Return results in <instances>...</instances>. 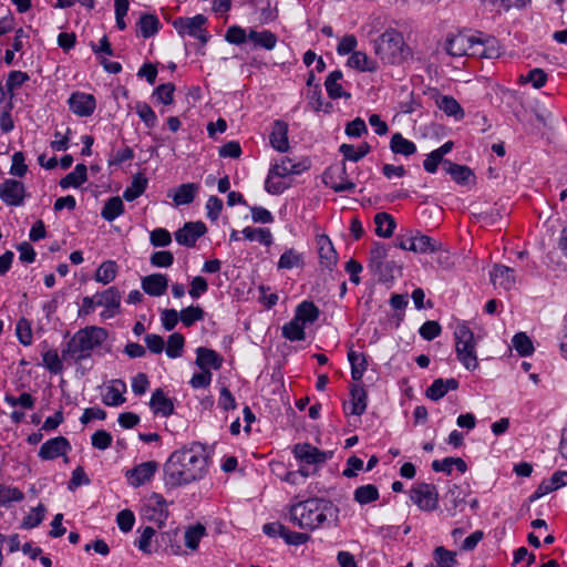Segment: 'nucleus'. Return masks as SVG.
<instances>
[{"label": "nucleus", "mask_w": 567, "mask_h": 567, "mask_svg": "<svg viewBox=\"0 0 567 567\" xmlns=\"http://www.w3.org/2000/svg\"><path fill=\"white\" fill-rule=\"evenodd\" d=\"M71 449V444L66 437H52L41 445L39 450V457L43 461H51L61 456L66 457ZM65 461H68V458H65Z\"/></svg>", "instance_id": "dca6fc26"}, {"label": "nucleus", "mask_w": 567, "mask_h": 567, "mask_svg": "<svg viewBox=\"0 0 567 567\" xmlns=\"http://www.w3.org/2000/svg\"><path fill=\"white\" fill-rule=\"evenodd\" d=\"M512 343L514 349L523 357L530 355L534 352V346L528 336L523 332L516 333Z\"/></svg>", "instance_id": "e2e57ef3"}, {"label": "nucleus", "mask_w": 567, "mask_h": 567, "mask_svg": "<svg viewBox=\"0 0 567 567\" xmlns=\"http://www.w3.org/2000/svg\"><path fill=\"white\" fill-rule=\"evenodd\" d=\"M305 265V256L295 248L286 249L279 257L277 262L278 270H292L302 268Z\"/></svg>", "instance_id": "2f4dec72"}, {"label": "nucleus", "mask_w": 567, "mask_h": 567, "mask_svg": "<svg viewBox=\"0 0 567 567\" xmlns=\"http://www.w3.org/2000/svg\"><path fill=\"white\" fill-rule=\"evenodd\" d=\"M206 536V528L202 524L188 526L184 533V543L190 550H196L200 540Z\"/></svg>", "instance_id": "de8ad7c7"}, {"label": "nucleus", "mask_w": 567, "mask_h": 567, "mask_svg": "<svg viewBox=\"0 0 567 567\" xmlns=\"http://www.w3.org/2000/svg\"><path fill=\"white\" fill-rule=\"evenodd\" d=\"M316 245L321 267L332 270L338 262V254L331 239L324 234H319L316 236Z\"/></svg>", "instance_id": "a211bd4d"}, {"label": "nucleus", "mask_w": 567, "mask_h": 567, "mask_svg": "<svg viewBox=\"0 0 567 567\" xmlns=\"http://www.w3.org/2000/svg\"><path fill=\"white\" fill-rule=\"evenodd\" d=\"M241 234L245 239L257 241L266 247H269L274 241L272 234L267 228H252L248 226L241 230Z\"/></svg>", "instance_id": "09e8293b"}, {"label": "nucleus", "mask_w": 567, "mask_h": 567, "mask_svg": "<svg viewBox=\"0 0 567 567\" xmlns=\"http://www.w3.org/2000/svg\"><path fill=\"white\" fill-rule=\"evenodd\" d=\"M388 257V248L384 244L374 243L369 252L368 259V268L377 276H379L380 280L385 281L386 275L385 270H388L389 265L385 264V259Z\"/></svg>", "instance_id": "f3484780"}, {"label": "nucleus", "mask_w": 567, "mask_h": 567, "mask_svg": "<svg viewBox=\"0 0 567 567\" xmlns=\"http://www.w3.org/2000/svg\"><path fill=\"white\" fill-rule=\"evenodd\" d=\"M530 0H487V3L492 7V10L501 14L508 12L511 9H523Z\"/></svg>", "instance_id": "bf43d9fd"}, {"label": "nucleus", "mask_w": 567, "mask_h": 567, "mask_svg": "<svg viewBox=\"0 0 567 567\" xmlns=\"http://www.w3.org/2000/svg\"><path fill=\"white\" fill-rule=\"evenodd\" d=\"M161 28V21L155 14L144 13L137 22V32L143 38L154 37Z\"/></svg>", "instance_id": "f704fd0d"}, {"label": "nucleus", "mask_w": 567, "mask_h": 567, "mask_svg": "<svg viewBox=\"0 0 567 567\" xmlns=\"http://www.w3.org/2000/svg\"><path fill=\"white\" fill-rule=\"evenodd\" d=\"M42 364L52 374H59L63 371L62 360L55 349H48L42 352Z\"/></svg>", "instance_id": "6e6d98bb"}, {"label": "nucleus", "mask_w": 567, "mask_h": 567, "mask_svg": "<svg viewBox=\"0 0 567 567\" xmlns=\"http://www.w3.org/2000/svg\"><path fill=\"white\" fill-rule=\"evenodd\" d=\"M380 497L379 489L373 484H365L357 487L353 492V499L360 505H367L378 501Z\"/></svg>", "instance_id": "8fccbe9b"}, {"label": "nucleus", "mask_w": 567, "mask_h": 567, "mask_svg": "<svg viewBox=\"0 0 567 567\" xmlns=\"http://www.w3.org/2000/svg\"><path fill=\"white\" fill-rule=\"evenodd\" d=\"M24 499V493L13 485L0 483V507L9 508Z\"/></svg>", "instance_id": "a19ab883"}, {"label": "nucleus", "mask_w": 567, "mask_h": 567, "mask_svg": "<svg viewBox=\"0 0 567 567\" xmlns=\"http://www.w3.org/2000/svg\"><path fill=\"white\" fill-rule=\"evenodd\" d=\"M375 234L381 238H389L395 229V220L392 215L381 212L374 216Z\"/></svg>", "instance_id": "58836bf2"}, {"label": "nucleus", "mask_w": 567, "mask_h": 567, "mask_svg": "<svg viewBox=\"0 0 567 567\" xmlns=\"http://www.w3.org/2000/svg\"><path fill=\"white\" fill-rule=\"evenodd\" d=\"M107 338L104 328L91 326L79 330L68 342L66 349L62 351L64 359L70 358L74 361L85 359L91 352L100 347Z\"/></svg>", "instance_id": "39448f33"}, {"label": "nucleus", "mask_w": 567, "mask_h": 567, "mask_svg": "<svg viewBox=\"0 0 567 567\" xmlns=\"http://www.w3.org/2000/svg\"><path fill=\"white\" fill-rule=\"evenodd\" d=\"M348 360L351 365V377L354 381H360L367 370V359L364 353L350 349Z\"/></svg>", "instance_id": "c03bdc74"}, {"label": "nucleus", "mask_w": 567, "mask_h": 567, "mask_svg": "<svg viewBox=\"0 0 567 567\" xmlns=\"http://www.w3.org/2000/svg\"><path fill=\"white\" fill-rule=\"evenodd\" d=\"M0 198L8 206H21L25 198V187L17 179H6L0 184Z\"/></svg>", "instance_id": "2eb2a0df"}, {"label": "nucleus", "mask_w": 567, "mask_h": 567, "mask_svg": "<svg viewBox=\"0 0 567 567\" xmlns=\"http://www.w3.org/2000/svg\"><path fill=\"white\" fill-rule=\"evenodd\" d=\"M156 532L153 527L146 526L140 530V536L135 539V546L144 554L151 555L154 551L153 538Z\"/></svg>", "instance_id": "864d4df0"}, {"label": "nucleus", "mask_w": 567, "mask_h": 567, "mask_svg": "<svg viewBox=\"0 0 567 567\" xmlns=\"http://www.w3.org/2000/svg\"><path fill=\"white\" fill-rule=\"evenodd\" d=\"M207 23V18L203 14H196L190 18L178 17L172 21L173 28L181 37H192L206 43L208 40L207 31L204 25Z\"/></svg>", "instance_id": "0eeeda50"}, {"label": "nucleus", "mask_w": 567, "mask_h": 567, "mask_svg": "<svg viewBox=\"0 0 567 567\" xmlns=\"http://www.w3.org/2000/svg\"><path fill=\"white\" fill-rule=\"evenodd\" d=\"M491 281L496 289L508 291L516 285L515 271L504 265H496L491 271Z\"/></svg>", "instance_id": "5701e85b"}, {"label": "nucleus", "mask_w": 567, "mask_h": 567, "mask_svg": "<svg viewBox=\"0 0 567 567\" xmlns=\"http://www.w3.org/2000/svg\"><path fill=\"white\" fill-rule=\"evenodd\" d=\"M135 112L147 128H153L157 124V116L152 107L145 102L135 104Z\"/></svg>", "instance_id": "680f3d73"}, {"label": "nucleus", "mask_w": 567, "mask_h": 567, "mask_svg": "<svg viewBox=\"0 0 567 567\" xmlns=\"http://www.w3.org/2000/svg\"><path fill=\"white\" fill-rule=\"evenodd\" d=\"M327 177L331 179L327 182V184H329L334 192H352L355 188V184L347 177L344 165L342 167L330 168L327 173Z\"/></svg>", "instance_id": "bb28decb"}, {"label": "nucleus", "mask_w": 567, "mask_h": 567, "mask_svg": "<svg viewBox=\"0 0 567 567\" xmlns=\"http://www.w3.org/2000/svg\"><path fill=\"white\" fill-rule=\"evenodd\" d=\"M205 233L206 226L204 223H186L175 233V240L182 246L194 247L198 238Z\"/></svg>", "instance_id": "6ab92c4d"}, {"label": "nucleus", "mask_w": 567, "mask_h": 567, "mask_svg": "<svg viewBox=\"0 0 567 567\" xmlns=\"http://www.w3.org/2000/svg\"><path fill=\"white\" fill-rule=\"evenodd\" d=\"M444 51L453 58L474 56L480 59H495L501 55L498 40L482 32L449 33L443 44Z\"/></svg>", "instance_id": "f03ea898"}, {"label": "nucleus", "mask_w": 567, "mask_h": 567, "mask_svg": "<svg viewBox=\"0 0 567 567\" xmlns=\"http://www.w3.org/2000/svg\"><path fill=\"white\" fill-rule=\"evenodd\" d=\"M143 514L146 519L163 525L168 517L166 499L161 494L153 493L144 503Z\"/></svg>", "instance_id": "f8f14e48"}, {"label": "nucleus", "mask_w": 567, "mask_h": 567, "mask_svg": "<svg viewBox=\"0 0 567 567\" xmlns=\"http://www.w3.org/2000/svg\"><path fill=\"white\" fill-rule=\"evenodd\" d=\"M339 151L343 155L344 159L350 162H359L370 152V146L368 143H361L358 146L351 144H341Z\"/></svg>", "instance_id": "3c124183"}, {"label": "nucleus", "mask_w": 567, "mask_h": 567, "mask_svg": "<svg viewBox=\"0 0 567 567\" xmlns=\"http://www.w3.org/2000/svg\"><path fill=\"white\" fill-rule=\"evenodd\" d=\"M248 39L255 47L262 48L268 51L274 50L278 42L277 35L269 30L257 31L255 29H250L248 32Z\"/></svg>", "instance_id": "473e14b6"}, {"label": "nucleus", "mask_w": 567, "mask_h": 567, "mask_svg": "<svg viewBox=\"0 0 567 567\" xmlns=\"http://www.w3.org/2000/svg\"><path fill=\"white\" fill-rule=\"evenodd\" d=\"M175 86L172 83H166L157 86L153 93L156 102L163 105H169L174 101Z\"/></svg>", "instance_id": "774afa93"}, {"label": "nucleus", "mask_w": 567, "mask_h": 567, "mask_svg": "<svg viewBox=\"0 0 567 567\" xmlns=\"http://www.w3.org/2000/svg\"><path fill=\"white\" fill-rule=\"evenodd\" d=\"M158 468L159 465L156 461H146L126 470L124 476L131 487L137 488L150 483Z\"/></svg>", "instance_id": "9d476101"}, {"label": "nucleus", "mask_w": 567, "mask_h": 567, "mask_svg": "<svg viewBox=\"0 0 567 567\" xmlns=\"http://www.w3.org/2000/svg\"><path fill=\"white\" fill-rule=\"evenodd\" d=\"M45 513L47 508L43 504H39L38 506L31 508L23 518L21 527L24 529H32L38 527L43 522Z\"/></svg>", "instance_id": "4d7b16f0"}, {"label": "nucleus", "mask_w": 567, "mask_h": 567, "mask_svg": "<svg viewBox=\"0 0 567 567\" xmlns=\"http://www.w3.org/2000/svg\"><path fill=\"white\" fill-rule=\"evenodd\" d=\"M343 74L340 70L332 71L324 81V87L330 99H350L351 94L342 86Z\"/></svg>", "instance_id": "cd10ccee"}, {"label": "nucleus", "mask_w": 567, "mask_h": 567, "mask_svg": "<svg viewBox=\"0 0 567 567\" xmlns=\"http://www.w3.org/2000/svg\"><path fill=\"white\" fill-rule=\"evenodd\" d=\"M306 326L297 320L295 317L285 323L281 328V334L285 339L295 342L306 339Z\"/></svg>", "instance_id": "a18cd8bd"}, {"label": "nucleus", "mask_w": 567, "mask_h": 567, "mask_svg": "<svg viewBox=\"0 0 567 567\" xmlns=\"http://www.w3.org/2000/svg\"><path fill=\"white\" fill-rule=\"evenodd\" d=\"M292 454L301 468L309 465H321L330 458L331 454L319 450L309 443H298L292 449Z\"/></svg>", "instance_id": "1a4fd4ad"}, {"label": "nucleus", "mask_w": 567, "mask_h": 567, "mask_svg": "<svg viewBox=\"0 0 567 567\" xmlns=\"http://www.w3.org/2000/svg\"><path fill=\"white\" fill-rule=\"evenodd\" d=\"M436 105L447 116H452L456 121H460L465 116L464 110L453 96L442 95L437 97Z\"/></svg>", "instance_id": "ea45409f"}, {"label": "nucleus", "mask_w": 567, "mask_h": 567, "mask_svg": "<svg viewBox=\"0 0 567 567\" xmlns=\"http://www.w3.org/2000/svg\"><path fill=\"white\" fill-rule=\"evenodd\" d=\"M185 338L179 332H174L168 337L165 349L166 355L171 359H177L183 355Z\"/></svg>", "instance_id": "13d9d810"}, {"label": "nucleus", "mask_w": 567, "mask_h": 567, "mask_svg": "<svg viewBox=\"0 0 567 567\" xmlns=\"http://www.w3.org/2000/svg\"><path fill=\"white\" fill-rule=\"evenodd\" d=\"M338 513L331 501L313 497L290 505L289 520L301 529L315 530L337 520Z\"/></svg>", "instance_id": "7ed1b4c3"}, {"label": "nucleus", "mask_w": 567, "mask_h": 567, "mask_svg": "<svg viewBox=\"0 0 567 567\" xmlns=\"http://www.w3.org/2000/svg\"><path fill=\"white\" fill-rule=\"evenodd\" d=\"M168 288V278L164 274H152L142 279V289L152 297L163 296Z\"/></svg>", "instance_id": "a878e982"}, {"label": "nucleus", "mask_w": 567, "mask_h": 567, "mask_svg": "<svg viewBox=\"0 0 567 567\" xmlns=\"http://www.w3.org/2000/svg\"><path fill=\"white\" fill-rule=\"evenodd\" d=\"M29 75L22 71H11L6 80L4 86H0V92L9 95L10 101L14 96V92L20 89L27 81Z\"/></svg>", "instance_id": "79ce46f5"}, {"label": "nucleus", "mask_w": 567, "mask_h": 567, "mask_svg": "<svg viewBox=\"0 0 567 567\" xmlns=\"http://www.w3.org/2000/svg\"><path fill=\"white\" fill-rule=\"evenodd\" d=\"M148 184L147 178L142 174L133 176L131 184L123 192V198L127 202H133L138 198L146 189Z\"/></svg>", "instance_id": "49530a36"}, {"label": "nucleus", "mask_w": 567, "mask_h": 567, "mask_svg": "<svg viewBox=\"0 0 567 567\" xmlns=\"http://www.w3.org/2000/svg\"><path fill=\"white\" fill-rule=\"evenodd\" d=\"M446 172L451 175L453 181H455L458 185L462 186L470 185L475 181L474 173L470 167L465 165L449 162Z\"/></svg>", "instance_id": "c9c22d12"}, {"label": "nucleus", "mask_w": 567, "mask_h": 567, "mask_svg": "<svg viewBox=\"0 0 567 567\" xmlns=\"http://www.w3.org/2000/svg\"><path fill=\"white\" fill-rule=\"evenodd\" d=\"M68 105L74 115L79 117H89L96 109V100L92 94L76 91L68 99Z\"/></svg>", "instance_id": "4468645a"}, {"label": "nucleus", "mask_w": 567, "mask_h": 567, "mask_svg": "<svg viewBox=\"0 0 567 567\" xmlns=\"http://www.w3.org/2000/svg\"><path fill=\"white\" fill-rule=\"evenodd\" d=\"M306 169V165L297 163L289 157H281L270 165L269 171L278 176L299 175Z\"/></svg>", "instance_id": "c756f323"}, {"label": "nucleus", "mask_w": 567, "mask_h": 567, "mask_svg": "<svg viewBox=\"0 0 567 567\" xmlns=\"http://www.w3.org/2000/svg\"><path fill=\"white\" fill-rule=\"evenodd\" d=\"M358 39L354 34H346L339 39L336 48L337 54L340 56L351 55L358 48Z\"/></svg>", "instance_id": "69168bd1"}, {"label": "nucleus", "mask_w": 567, "mask_h": 567, "mask_svg": "<svg viewBox=\"0 0 567 567\" xmlns=\"http://www.w3.org/2000/svg\"><path fill=\"white\" fill-rule=\"evenodd\" d=\"M204 310L198 306H189L179 312V319L185 327H190L204 318Z\"/></svg>", "instance_id": "0e129e2a"}, {"label": "nucleus", "mask_w": 567, "mask_h": 567, "mask_svg": "<svg viewBox=\"0 0 567 567\" xmlns=\"http://www.w3.org/2000/svg\"><path fill=\"white\" fill-rule=\"evenodd\" d=\"M87 179V168L84 164H78L72 172L65 175L60 181V186L63 189L78 188L82 186Z\"/></svg>", "instance_id": "72a5a7b5"}, {"label": "nucleus", "mask_w": 567, "mask_h": 567, "mask_svg": "<svg viewBox=\"0 0 567 567\" xmlns=\"http://www.w3.org/2000/svg\"><path fill=\"white\" fill-rule=\"evenodd\" d=\"M16 336L22 346H31L33 342L31 321L24 317L20 318L16 323Z\"/></svg>", "instance_id": "5fc2aeb1"}, {"label": "nucleus", "mask_w": 567, "mask_h": 567, "mask_svg": "<svg viewBox=\"0 0 567 567\" xmlns=\"http://www.w3.org/2000/svg\"><path fill=\"white\" fill-rule=\"evenodd\" d=\"M123 212H124L123 200L118 196H115V197H111L110 199H107V202L104 204V207L101 212V216L107 221H113L118 216H121L123 214Z\"/></svg>", "instance_id": "603ef678"}, {"label": "nucleus", "mask_w": 567, "mask_h": 567, "mask_svg": "<svg viewBox=\"0 0 567 567\" xmlns=\"http://www.w3.org/2000/svg\"><path fill=\"white\" fill-rule=\"evenodd\" d=\"M121 292L116 287H109L107 289L96 292V308L102 307L103 310L101 312L102 319H111L114 318L121 309Z\"/></svg>", "instance_id": "9b49d317"}, {"label": "nucleus", "mask_w": 567, "mask_h": 567, "mask_svg": "<svg viewBox=\"0 0 567 567\" xmlns=\"http://www.w3.org/2000/svg\"><path fill=\"white\" fill-rule=\"evenodd\" d=\"M319 313L318 307L312 301H302L297 306L293 317L307 326L317 321Z\"/></svg>", "instance_id": "e433bc0d"}, {"label": "nucleus", "mask_w": 567, "mask_h": 567, "mask_svg": "<svg viewBox=\"0 0 567 567\" xmlns=\"http://www.w3.org/2000/svg\"><path fill=\"white\" fill-rule=\"evenodd\" d=\"M350 400L343 404L344 413L360 416L367 409V392L362 386H353L350 392Z\"/></svg>", "instance_id": "393cba45"}, {"label": "nucleus", "mask_w": 567, "mask_h": 567, "mask_svg": "<svg viewBox=\"0 0 567 567\" xmlns=\"http://www.w3.org/2000/svg\"><path fill=\"white\" fill-rule=\"evenodd\" d=\"M126 390V383L123 380H111L104 386V390L102 392V402L107 406L122 405L126 401L124 396Z\"/></svg>", "instance_id": "aec40b11"}, {"label": "nucleus", "mask_w": 567, "mask_h": 567, "mask_svg": "<svg viewBox=\"0 0 567 567\" xmlns=\"http://www.w3.org/2000/svg\"><path fill=\"white\" fill-rule=\"evenodd\" d=\"M198 190V184L185 183L175 188L169 196L172 197L175 206H184L193 203Z\"/></svg>", "instance_id": "7c9ffc66"}, {"label": "nucleus", "mask_w": 567, "mask_h": 567, "mask_svg": "<svg viewBox=\"0 0 567 567\" xmlns=\"http://www.w3.org/2000/svg\"><path fill=\"white\" fill-rule=\"evenodd\" d=\"M223 362L224 359L217 351L205 347H199L196 349L195 364L200 370H219L223 367Z\"/></svg>", "instance_id": "b1692460"}, {"label": "nucleus", "mask_w": 567, "mask_h": 567, "mask_svg": "<svg viewBox=\"0 0 567 567\" xmlns=\"http://www.w3.org/2000/svg\"><path fill=\"white\" fill-rule=\"evenodd\" d=\"M346 66L359 72H374L378 70L377 62L364 51L355 50L347 60Z\"/></svg>", "instance_id": "c85d7f7f"}, {"label": "nucleus", "mask_w": 567, "mask_h": 567, "mask_svg": "<svg viewBox=\"0 0 567 567\" xmlns=\"http://www.w3.org/2000/svg\"><path fill=\"white\" fill-rule=\"evenodd\" d=\"M284 178L285 177L278 176L269 171L265 181V190L270 195L282 194L288 188V184Z\"/></svg>", "instance_id": "052dcab7"}, {"label": "nucleus", "mask_w": 567, "mask_h": 567, "mask_svg": "<svg viewBox=\"0 0 567 567\" xmlns=\"http://www.w3.org/2000/svg\"><path fill=\"white\" fill-rule=\"evenodd\" d=\"M209 455L205 445L192 442L175 450L163 468L165 486L177 488L203 480L209 470Z\"/></svg>", "instance_id": "f257e3e1"}, {"label": "nucleus", "mask_w": 567, "mask_h": 567, "mask_svg": "<svg viewBox=\"0 0 567 567\" xmlns=\"http://www.w3.org/2000/svg\"><path fill=\"white\" fill-rule=\"evenodd\" d=\"M288 124L285 121L276 120L269 133L271 147L279 153H287L290 148L288 138Z\"/></svg>", "instance_id": "412c9836"}, {"label": "nucleus", "mask_w": 567, "mask_h": 567, "mask_svg": "<svg viewBox=\"0 0 567 567\" xmlns=\"http://www.w3.org/2000/svg\"><path fill=\"white\" fill-rule=\"evenodd\" d=\"M399 247L416 254H431L439 249L440 244L430 236L416 233L415 235L403 237L399 243Z\"/></svg>", "instance_id": "ddd939ff"}, {"label": "nucleus", "mask_w": 567, "mask_h": 567, "mask_svg": "<svg viewBox=\"0 0 567 567\" xmlns=\"http://www.w3.org/2000/svg\"><path fill=\"white\" fill-rule=\"evenodd\" d=\"M453 336L457 360L467 371H475L478 368L477 343L467 322L457 321L454 327Z\"/></svg>", "instance_id": "423d86ee"}, {"label": "nucleus", "mask_w": 567, "mask_h": 567, "mask_svg": "<svg viewBox=\"0 0 567 567\" xmlns=\"http://www.w3.org/2000/svg\"><path fill=\"white\" fill-rule=\"evenodd\" d=\"M375 55L384 63L399 65L411 56V50L403 34L390 28L373 41Z\"/></svg>", "instance_id": "20e7f679"}, {"label": "nucleus", "mask_w": 567, "mask_h": 567, "mask_svg": "<svg viewBox=\"0 0 567 567\" xmlns=\"http://www.w3.org/2000/svg\"><path fill=\"white\" fill-rule=\"evenodd\" d=\"M225 40L230 44L241 45L246 43V41L249 39L246 29H244L240 25L234 24L227 29L225 33Z\"/></svg>", "instance_id": "338daca9"}, {"label": "nucleus", "mask_w": 567, "mask_h": 567, "mask_svg": "<svg viewBox=\"0 0 567 567\" xmlns=\"http://www.w3.org/2000/svg\"><path fill=\"white\" fill-rule=\"evenodd\" d=\"M150 409L154 415L167 417L175 411L173 399H171L162 389H156L150 400Z\"/></svg>", "instance_id": "4be33fe9"}, {"label": "nucleus", "mask_w": 567, "mask_h": 567, "mask_svg": "<svg viewBox=\"0 0 567 567\" xmlns=\"http://www.w3.org/2000/svg\"><path fill=\"white\" fill-rule=\"evenodd\" d=\"M411 501L421 509L432 512L439 505L437 488L429 483H419L411 488Z\"/></svg>", "instance_id": "6e6552de"}, {"label": "nucleus", "mask_w": 567, "mask_h": 567, "mask_svg": "<svg viewBox=\"0 0 567 567\" xmlns=\"http://www.w3.org/2000/svg\"><path fill=\"white\" fill-rule=\"evenodd\" d=\"M390 150L394 154L410 156L416 152V145L414 142L405 138L401 133H394L390 141Z\"/></svg>", "instance_id": "37998d69"}, {"label": "nucleus", "mask_w": 567, "mask_h": 567, "mask_svg": "<svg viewBox=\"0 0 567 567\" xmlns=\"http://www.w3.org/2000/svg\"><path fill=\"white\" fill-rule=\"evenodd\" d=\"M118 272V266L115 260H104L94 274V280L102 285H109L114 281Z\"/></svg>", "instance_id": "4c0bfd02"}]
</instances>
